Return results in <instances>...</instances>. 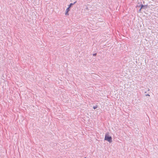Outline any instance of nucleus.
Segmentation results:
<instances>
[{"label":"nucleus","mask_w":158,"mask_h":158,"mask_svg":"<svg viewBox=\"0 0 158 158\" xmlns=\"http://www.w3.org/2000/svg\"><path fill=\"white\" fill-rule=\"evenodd\" d=\"M105 140L107 141L110 143L112 142V138L111 136H108L107 134L105 135Z\"/></svg>","instance_id":"1"},{"label":"nucleus","mask_w":158,"mask_h":158,"mask_svg":"<svg viewBox=\"0 0 158 158\" xmlns=\"http://www.w3.org/2000/svg\"><path fill=\"white\" fill-rule=\"evenodd\" d=\"M148 91H149V89H148Z\"/></svg>","instance_id":"8"},{"label":"nucleus","mask_w":158,"mask_h":158,"mask_svg":"<svg viewBox=\"0 0 158 158\" xmlns=\"http://www.w3.org/2000/svg\"><path fill=\"white\" fill-rule=\"evenodd\" d=\"M77 2L76 1L75 2L73 3H71L69 5V7H69L70 8L73 5H74V4L76 3Z\"/></svg>","instance_id":"3"},{"label":"nucleus","mask_w":158,"mask_h":158,"mask_svg":"<svg viewBox=\"0 0 158 158\" xmlns=\"http://www.w3.org/2000/svg\"><path fill=\"white\" fill-rule=\"evenodd\" d=\"M97 107H98L97 106H93V108L94 109H96Z\"/></svg>","instance_id":"5"},{"label":"nucleus","mask_w":158,"mask_h":158,"mask_svg":"<svg viewBox=\"0 0 158 158\" xmlns=\"http://www.w3.org/2000/svg\"><path fill=\"white\" fill-rule=\"evenodd\" d=\"M147 6L146 5H143V4L141 5V8L139 10V11L141 10V9L143 8V7H146Z\"/></svg>","instance_id":"4"},{"label":"nucleus","mask_w":158,"mask_h":158,"mask_svg":"<svg viewBox=\"0 0 158 158\" xmlns=\"http://www.w3.org/2000/svg\"><path fill=\"white\" fill-rule=\"evenodd\" d=\"M146 95V96H150V95L149 94H147Z\"/></svg>","instance_id":"7"},{"label":"nucleus","mask_w":158,"mask_h":158,"mask_svg":"<svg viewBox=\"0 0 158 158\" xmlns=\"http://www.w3.org/2000/svg\"><path fill=\"white\" fill-rule=\"evenodd\" d=\"M70 10V9H69V7H68L66 10V12H65V15H68V12H69V11Z\"/></svg>","instance_id":"2"},{"label":"nucleus","mask_w":158,"mask_h":158,"mask_svg":"<svg viewBox=\"0 0 158 158\" xmlns=\"http://www.w3.org/2000/svg\"><path fill=\"white\" fill-rule=\"evenodd\" d=\"M96 54H97L96 53H94V54H93V55L94 56H95L96 55Z\"/></svg>","instance_id":"6"}]
</instances>
